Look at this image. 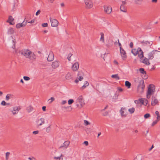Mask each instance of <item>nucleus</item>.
<instances>
[{
  "label": "nucleus",
  "instance_id": "obj_1",
  "mask_svg": "<svg viewBox=\"0 0 160 160\" xmlns=\"http://www.w3.org/2000/svg\"><path fill=\"white\" fill-rule=\"evenodd\" d=\"M19 53L23 55L25 58L31 60H34L36 58V57L34 53L28 49H24L20 51Z\"/></svg>",
  "mask_w": 160,
  "mask_h": 160
},
{
  "label": "nucleus",
  "instance_id": "obj_2",
  "mask_svg": "<svg viewBox=\"0 0 160 160\" xmlns=\"http://www.w3.org/2000/svg\"><path fill=\"white\" fill-rule=\"evenodd\" d=\"M131 52L135 56L138 55V57L140 58V59L144 58L143 52L141 49L140 48L132 49Z\"/></svg>",
  "mask_w": 160,
  "mask_h": 160
},
{
  "label": "nucleus",
  "instance_id": "obj_3",
  "mask_svg": "<svg viewBox=\"0 0 160 160\" xmlns=\"http://www.w3.org/2000/svg\"><path fill=\"white\" fill-rule=\"evenodd\" d=\"M76 106L77 108H81L85 104L84 100L82 96H80L78 97L76 101Z\"/></svg>",
  "mask_w": 160,
  "mask_h": 160
},
{
  "label": "nucleus",
  "instance_id": "obj_4",
  "mask_svg": "<svg viewBox=\"0 0 160 160\" xmlns=\"http://www.w3.org/2000/svg\"><path fill=\"white\" fill-rule=\"evenodd\" d=\"M145 88V84L144 81L141 80L139 82V83L137 88V92L139 94L142 93Z\"/></svg>",
  "mask_w": 160,
  "mask_h": 160
},
{
  "label": "nucleus",
  "instance_id": "obj_5",
  "mask_svg": "<svg viewBox=\"0 0 160 160\" xmlns=\"http://www.w3.org/2000/svg\"><path fill=\"white\" fill-rule=\"evenodd\" d=\"M159 52L157 50H154L147 54V57L149 60H152L154 56L158 55Z\"/></svg>",
  "mask_w": 160,
  "mask_h": 160
},
{
  "label": "nucleus",
  "instance_id": "obj_6",
  "mask_svg": "<svg viewBox=\"0 0 160 160\" xmlns=\"http://www.w3.org/2000/svg\"><path fill=\"white\" fill-rule=\"evenodd\" d=\"M84 2L85 8L87 9H90L93 6V3L91 0H85Z\"/></svg>",
  "mask_w": 160,
  "mask_h": 160
},
{
  "label": "nucleus",
  "instance_id": "obj_7",
  "mask_svg": "<svg viewBox=\"0 0 160 160\" xmlns=\"http://www.w3.org/2000/svg\"><path fill=\"white\" fill-rule=\"evenodd\" d=\"M154 92V90L152 87L151 85H149L148 90L147 93V98L148 99H149L151 95L153 94Z\"/></svg>",
  "mask_w": 160,
  "mask_h": 160
},
{
  "label": "nucleus",
  "instance_id": "obj_8",
  "mask_svg": "<svg viewBox=\"0 0 160 160\" xmlns=\"http://www.w3.org/2000/svg\"><path fill=\"white\" fill-rule=\"evenodd\" d=\"M83 73L82 71H79L78 74V77L75 79V82L76 83H78L79 81H81L83 79Z\"/></svg>",
  "mask_w": 160,
  "mask_h": 160
},
{
  "label": "nucleus",
  "instance_id": "obj_9",
  "mask_svg": "<svg viewBox=\"0 0 160 160\" xmlns=\"http://www.w3.org/2000/svg\"><path fill=\"white\" fill-rule=\"evenodd\" d=\"M21 107L20 106H15L13 108L12 110L11 111L13 115H15L18 113V111L21 109Z\"/></svg>",
  "mask_w": 160,
  "mask_h": 160
},
{
  "label": "nucleus",
  "instance_id": "obj_10",
  "mask_svg": "<svg viewBox=\"0 0 160 160\" xmlns=\"http://www.w3.org/2000/svg\"><path fill=\"white\" fill-rule=\"evenodd\" d=\"M50 20L52 27H57L58 26L59 22L56 19H52L51 18H50Z\"/></svg>",
  "mask_w": 160,
  "mask_h": 160
},
{
  "label": "nucleus",
  "instance_id": "obj_11",
  "mask_svg": "<svg viewBox=\"0 0 160 160\" xmlns=\"http://www.w3.org/2000/svg\"><path fill=\"white\" fill-rule=\"evenodd\" d=\"M104 11L107 14H110L112 11V8L110 6H105L104 7Z\"/></svg>",
  "mask_w": 160,
  "mask_h": 160
},
{
  "label": "nucleus",
  "instance_id": "obj_12",
  "mask_svg": "<svg viewBox=\"0 0 160 160\" xmlns=\"http://www.w3.org/2000/svg\"><path fill=\"white\" fill-rule=\"evenodd\" d=\"M120 52L122 59L124 60H125L127 58V55L125 51L123 48L120 49Z\"/></svg>",
  "mask_w": 160,
  "mask_h": 160
},
{
  "label": "nucleus",
  "instance_id": "obj_13",
  "mask_svg": "<svg viewBox=\"0 0 160 160\" xmlns=\"http://www.w3.org/2000/svg\"><path fill=\"white\" fill-rule=\"evenodd\" d=\"M159 102L158 99L154 97L152 98L151 105L154 106L156 105H158Z\"/></svg>",
  "mask_w": 160,
  "mask_h": 160
},
{
  "label": "nucleus",
  "instance_id": "obj_14",
  "mask_svg": "<svg viewBox=\"0 0 160 160\" xmlns=\"http://www.w3.org/2000/svg\"><path fill=\"white\" fill-rule=\"evenodd\" d=\"M45 122V119L43 118H41L36 122V124L38 126H41L44 124Z\"/></svg>",
  "mask_w": 160,
  "mask_h": 160
},
{
  "label": "nucleus",
  "instance_id": "obj_15",
  "mask_svg": "<svg viewBox=\"0 0 160 160\" xmlns=\"http://www.w3.org/2000/svg\"><path fill=\"white\" fill-rule=\"evenodd\" d=\"M60 62L59 61L56 60L52 62V67L54 69H56L58 68L59 66Z\"/></svg>",
  "mask_w": 160,
  "mask_h": 160
},
{
  "label": "nucleus",
  "instance_id": "obj_16",
  "mask_svg": "<svg viewBox=\"0 0 160 160\" xmlns=\"http://www.w3.org/2000/svg\"><path fill=\"white\" fill-rule=\"evenodd\" d=\"M28 22L27 20L25 21V20L23 21V22L21 23H19L17 24L16 25V27L17 28H19L21 27H24L27 24V22Z\"/></svg>",
  "mask_w": 160,
  "mask_h": 160
},
{
  "label": "nucleus",
  "instance_id": "obj_17",
  "mask_svg": "<svg viewBox=\"0 0 160 160\" xmlns=\"http://www.w3.org/2000/svg\"><path fill=\"white\" fill-rule=\"evenodd\" d=\"M120 112L122 116L125 117L128 113L127 110L125 108H122Z\"/></svg>",
  "mask_w": 160,
  "mask_h": 160
},
{
  "label": "nucleus",
  "instance_id": "obj_18",
  "mask_svg": "<svg viewBox=\"0 0 160 160\" xmlns=\"http://www.w3.org/2000/svg\"><path fill=\"white\" fill-rule=\"evenodd\" d=\"M14 29L12 28H8L7 32V34L8 36H10L13 34L14 33Z\"/></svg>",
  "mask_w": 160,
  "mask_h": 160
},
{
  "label": "nucleus",
  "instance_id": "obj_19",
  "mask_svg": "<svg viewBox=\"0 0 160 160\" xmlns=\"http://www.w3.org/2000/svg\"><path fill=\"white\" fill-rule=\"evenodd\" d=\"M54 58V55L53 53L52 52H49V54L48 55V58H47V60L48 61L51 62L52 61Z\"/></svg>",
  "mask_w": 160,
  "mask_h": 160
},
{
  "label": "nucleus",
  "instance_id": "obj_20",
  "mask_svg": "<svg viewBox=\"0 0 160 160\" xmlns=\"http://www.w3.org/2000/svg\"><path fill=\"white\" fill-rule=\"evenodd\" d=\"M142 59V58L140 59L141 60H142L141 62H142L147 65H149L150 64V63L149 61V59L146 57L144 58L143 59Z\"/></svg>",
  "mask_w": 160,
  "mask_h": 160
},
{
  "label": "nucleus",
  "instance_id": "obj_21",
  "mask_svg": "<svg viewBox=\"0 0 160 160\" xmlns=\"http://www.w3.org/2000/svg\"><path fill=\"white\" fill-rule=\"evenodd\" d=\"M70 143V142L69 141H66L63 143V145L60 147L59 148H67L69 146Z\"/></svg>",
  "mask_w": 160,
  "mask_h": 160
},
{
  "label": "nucleus",
  "instance_id": "obj_22",
  "mask_svg": "<svg viewBox=\"0 0 160 160\" xmlns=\"http://www.w3.org/2000/svg\"><path fill=\"white\" fill-rule=\"evenodd\" d=\"M79 68V64L78 62H75L72 66V69L73 71H76Z\"/></svg>",
  "mask_w": 160,
  "mask_h": 160
},
{
  "label": "nucleus",
  "instance_id": "obj_23",
  "mask_svg": "<svg viewBox=\"0 0 160 160\" xmlns=\"http://www.w3.org/2000/svg\"><path fill=\"white\" fill-rule=\"evenodd\" d=\"M140 102L142 104L146 106L147 105L148 101L145 98H141L139 99Z\"/></svg>",
  "mask_w": 160,
  "mask_h": 160
},
{
  "label": "nucleus",
  "instance_id": "obj_24",
  "mask_svg": "<svg viewBox=\"0 0 160 160\" xmlns=\"http://www.w3.org/2000/svg\"><path fill=\"white\" fill-rule=\"evenodd\" d=\"M120 10L123 12H127V9L124 5H121L120 8Z\"/></svg>",
  "mask_w": 160,
  "mask_h": 160
},
{
  "label": "nucleus",
  "instance_id": "obj_25",
  "mask_svg": "<svg viewBox=\"0 0 160 160\" xmlns=\"http://www.w3.org/2000/svg\"><path fill=\"white\" fill-rule=\"evenodd\" d=\"M100 34L101 35V37L100 39V40L102 42L104 43L105 42V40L104 33L102 32H101Z\"/></svg>",
  "mask_w": 160,
  "mask_h": 160
},
{
  "label": "nucleus",
  "instance_id": "obj_26",
  "mask_svg": "<svg viewBox=\"0 0 160 160\" xmlns=\"http://www.w3.org/2000/svg\"><path fill=\"white\" fill-rule=\"evenodd\" d=\"M14 20V19L11 16H10L9 17L8 22H9L10 24L12 25L13 24L12 22Z\"/></svg>",
  "mask_w": 160,
  "mask_h": 160
},
{
  "label": "nucleus",
  "instance_id": "obj_27",
  "mask_svg": "<svg viewBox=\"0 0 160 160\" xmlns=\"http://www.w3.org/2000/svg\"><path fill=\"white\" fill-rule=\"evenodd\" d=\"M125 85L128 88H129L131 87V83L128 81H126L125 82Z\"/></svg>",
  "mask_w": 160,
  "mask_h": 160
},
{
  "label": "nucleus",
  "instance_id": "obj_28",
  "mask_svg": "<svg viewBox=\"0 0 160 160\" xmlns=\"http://www.w3.org/2000/svg\"><path fill=\"white\" fill-rule=\"evenodd\" d=\"M140 72L142 74L144 75L146 74V72L144 70V69L143 68H140L139 69Z\"/></svg>",
  "mask_w": 160,
  "mask_h": 160
},
{
  "label": "nucleus",
  "instance_id": "obj_29",
  "mask_svg": "<svg viewBox=\"0 0 160 160\" xmlns=\"http://www.w3.org/2000/svg\"><path fill=\"white\" fill-rule=\"evenodd\" d=\"M111 77L112 78H115L117 80H119L120 79V78L118 74L112 75L111 76Z\"/></svg>",
  "mask_w": 160,
  "mask_h": 160
},
{
  "label": "nucleus",
  "instance_id": "obj_30",
  "mask_svg": "<svg viewBox=\"0 0 160 160\" xmlns=\"http://www.w3.org/2000/svg\"><path fill=\"white\" fill-rule=\"evenodd\" d=\"M63 156V155L62 154H61L60 157H54V158L56 160H57L58 159V160H63V158H62V157Z\"/></svg>",
  "mask_w": 160,
  "mask_h": 160
},
{
  "label": "nucleus",
  "instance_id": "obj_31",
  "mask_svg": "<svg viewBox=\"0 0 160 160\" xmlns=\"http://www.w3.org/2000/svg\"><path fill=\"white\" fill-rule=\"evenodd\" d=\"M33 109V107L31 106H29L27 108V110L28 112H30Z\"/></svg>",
  "mask_w": 160,
  "mask_h": 160
},
{
  "label": "nucleus",
  "instance_id": "obj_32",
  "mask_svg": "<svg viewBox=\"0 0 160 160\" xmlns=\"http://www.w3.org/2000/svg\"><path fill=\"white\" fill-rule=\"evenodd\" d=\"M12 95L11 94H8L6 98V100H8L9 99L11 98L12 97Z\"/></svg>",
  "mask_w": 160,
  "mask_h": 160
},
{
  "label": "nucleus",
  "instance_id": "obj_33",
  "mask_svg": "<svg viewBox=\"0 0 160 160\" xmlns=\"http://www.w3.org/2000/svg\"><path fill=\"white\" fill-rule=\"evenodd\" d=\"M71 74L68 72L66 74L65 76V78L66 79H69L71 78Z\"/></svg>",
  "mask_w": 160,
  "mask_h": 160
},
{
  "label": "nucleus",
  "instance_id": "obj_34",
  "mask_svg": "<svg viewBox=\"0 0 160 160\" xmlns=\"http://www.w3.org/2000/svg\"><path fill=\"white\" fill-rule=\"evenodd\" d=\"M89 84L88 82L87 81H86L85 82V84L82 87V89H84L86 87V86H88Z\"/></svg>",
  "mask_w": 160,
  "mask_h": 160
},
{
  "label": "nucleus",
  "instance_id": "obj_35",
  "mask_svg": "<svg viewBox=\"0 0 160 160\" xmlns=\"http://www.w3.org/2000/svg\"><path fill=\"white\" fill-rule=\"evenodd\" d=\"M55 100V98L53 97H51L50 99H49L48 101L49 103H51Z\"/></svg>",
  "mask_w": 160,
  "mask_h": 160
},
{
  "label": "nucleus",
  "instance_id": "obj_36",
  "mask_svg": "<svg viewBox=\"0 0 160 160\" xmlns=\"http://www.w3.org/2000/svg\"><path fill=\"white\" fill-rule=\"evenodd\" d=\"M84 125L85 126H86L88 125H89L90 124V122H89L88 121L86 120H84Z\"/></svg>",
  "mask_w": 160,
  "mask_h": 160
},
{
  "label": "nucleus",
  "instance_id": "obj_37",
  "mask_svg": "<svg viewBox=\"0 0 160 160\" xmlns=\"http://www.w3.org/2000/svg\"><path fill=\"white\" fill-rule=\"evenodd\" d=\"M74 101L72 99H69L68 101V103L69 105L72 104L73 102Z\"/></svg>",
  "mask_w": 160,
  "mask_h": 160
},
{
  "label": "nucleus",
  "instance_id": "obj_38",
  "mask_svg": "<svg viewBox=\"0 0 160 160\" xmlns=\"http://www.w3.org/2000/svg\"><path fill=\"white\" fill-rule=\"evenodd\" d=\"M10 154V153L9 152H7L6 153V160H8V159Z\"/></svg>",
  "mask_w": 160,
  "mask_h": 160
},
{
  "label": "nucleus",
  "instance_id": "obj_39",
  "mask_svg": "<svg viewBox=\"0 0 160 160\" xmlns=\"http://www.w3.org/2000/svg\"><path fill=\"white\" fill-rule=\"evenodd\" d=\"M135 111V109L134 108H132L128 109V111L131 113L134 112Z\"/></svg>",
  "mask_w": 160,
  "mask_h": 160
},
{
  "label": "nucleus",
  "instance_id": "obj_40",
  "mask_svg": "<svg viewBox=\"0 0 160 160\" xmlns=\"http://www.w3.org/2000/svg\"><path fill=\"white\" fill-rule=\"evenodd\" d=\"M139 80V79L138 78H137L134 79V82H136L137 83L138 82H139L141 80Z\"/></svg>",
  "mask_w": 160,
  "mask_h": 160
},
{
  "label": "nucleus",
  "instance_id": "obj_41",
  "mask_svg": "<svg viewBox=\"0 0 160 160\" xmlns=\"http://www.w3.org/2000/svg\"><path fill=\"white\" fill-rule=\"evenodd\" d=\"M23 79L25 81H28L30 80V78L27 76H24Z\"/></svg>",
  "mask_w": 160,
  "mask_h": 160
},
{
  "label": "nucleus",
  "instance_id": "obj_42",
  "mask_svg": "<svg viewBox=\"0 0 160 160\" xmlns=\"http://www.w3.org/2000/svg\"><path fill=\"white\" fill-rule=\"evenodd\" d=\"M150 117V114L149 113H147L145 114L144 116V117L145 118H149Z\"/></svg>",
  "mask_w": 160,
  "mask_h": 160
},
{
  "label": "nucleus",
  "instance_id": "obj_43",
  "mask_svg": "<svg viewBox=\"0 0 160 160\" xmlns=\"http://www.w3.org/2000/svg\"><path fill=\"white\" fill-rule=\"evenodd\" d=\"M158 120H156L155 121H154L152 123V126H153L154 125H155L158 122Z\"/></svg>",
  "mask_w": 160,
  "mask_h": 160
},
{
  "label": "nucleus",
  "instance_id": "obj_44",
  "mask_svg": "<svg viewBox=\"0 0 160 160\" xmlns=\"http://www.w3.org/2000/svg\"><path fill=\"white\" fill-rule=\"evenodd\" d=\"M145 43L147 45H148L149 46H150L152 45V42H150L148 41H146Z\"/></svg>",
  "mask_w": 160,
  "mask_h": 160
},
{
  "label": "nucleus",
  "instance_id": "obj_45",
  "mask_svg": "<svg viewBox=\"0 0 160 160\" xmlns=\"http://www.w3.org/2000/svg\"><path fill=\"white\" fill-rule=\"evenodd\" d=\"M50 129H51V128H50V126L47 128L46 129V131L47 132H48L50 131Z\"/></svg>",
  "mask_w": 160,
  "mask_h": 160
},
{
  "label": "nucleus",
  "instance_id": "obj_46",
  "mask_svg": "<svg viewBox=\"0 0 160 160\" xmlns=\"http://www.w3.org/2000/svg\"><path fill=\"white\" fill-rule=\"evenodd\" d=\"M42 25L43 27H47L48 26V24L47 23H42Z\"/></svg>",
  "mask_w": 160,
  "mask_h": 160
},
{
  "label": "nucleus",
  "instance_id": "obj_47",
  "mask_svg": "<svg viewBox=\"0 0 160 160\" xmlns=\"http://www.w3.org/2000/svg\"><path fill=\"white\" fill-rule=\"evenodd\" d=\"M118 44L119 46L120 47V49H122V48L121 44L119 42V40L118 39Z\"/></svg>",
  "mask_w": 160,
  "mask_h": 160
},
{
  "label": "nucleus",
  "instance_id": "obj_48",
  "mask_svg": "<svg viewBox=\"0 0 160 160\" xmlns=\"http://www.w3.org/2000/svg\"><path fill=\"white\" fill-rule=\"evenodd\" d=\"M117 89L118 91L120 92H122L123 91V89L120 87H118Z\"/></svg>",
  "mask_w": 160,
  "mask_h": 160
},
{
  "label": "nucleus",
  "instance_id": "obj_49",
  "mask_svg": "<svg viewBox=\"0 0 160 160\" xmlns=\"http://www.w3.org/2000/svg\"><path fill=\"white\" fill-rule=\"evenodd\" d=\"M83 144H85L86 146H87L88 145V142L87 141H85L83 142Z\"/></svg>",
  "mask_w": 160,
  "mask_h": 160
},
{
  "label": "nucleus",
  "instance_id": "obj_50",
  "mask_svg": "<svg viewBox=\"0 0 160 160\" xmlns=\"http://www.w3.org/2000/svg\"><path fill=\"white\" fill-rule=\"evenodd\" d=\"M1 104L2 105L5 106L6 104V102L4 101H2L1 103Z\"/></svg>",
  "mask_w": 160,
  "mask_h": 160
},
{
  "label": "nucleus",
  "instance_id": "obj_51",
  "mask_svg": "<svg viewBox=\"0 0 160 160\" xmlns=\"http://www.w3.org/2000/svg\"><path fill=\"white\" fill-rule=\"evenodd\" d=\"M40 12H41L40 10H38L36 13V15H37V16L40 13Z\"/></svg>",
  "mask_w": 160,
  "mask_h": 160
},
{
  "label": "nucleus",
  "instance_id": "obj_52",
  "mask_svg": "<svg viewBox=\"0 0 160 160\" xmlns=\"http://www.w3.org/2000/svg\"><path fill=\"white\" fill-rule=\"evenodd\" d=\"M142 1V0H135V2L137 4H139L138 2H141V1Z\"/></svg>",
  "mask_w": 160,
  "mask_h": 160
},
{
  "label": "nucleus",
  "instance_id": "obj_53",
  "mask_svg": "<svg viewBox=\"0 0 160 160\" xmlns=\"http://www.w3.org/2000/svg\"><path fill=\"white\" fill-rule=\"evenodd\" d=\"M72 56V55L70 54H69L68 55V60H69V61H70V59H71V56Z\"/></svg>",
  "mask_w": 160,
  "mask_h": 160
},
{
  "label": "nucleus",
  "instance_id": "obj_54",
  "mask_svg": "<svg viewBox=\"0 0 160 160\" xmlns=\"http://www.w3.org/2000/svg\"><path fill=\"white\" fill-rule=\"evenodd\" d=\"M67 102L66 100H63L62 101V102L61 103V104L62 105H64L66 104Z\"/></svg>",
  "mask_w": 160,
  "mask_h": 160
},
{
  "label": "nucleus",
  "instance_id": "obj_55",
  "mask_svg": "<svg viewBox=\"0 0 160 160\" xmlns=\"http://www.w3.org/2000/svg\"><path fill=\"white\" fill-rule=\"evenodd\" d=\"M38 132H39L38 131H33V132L32 133L34 134H38Z\"/></svg>",
  "mask_w": 160,
  "mask_h": 160
},
{
  "label": "nucleus",
  "instance_id": "obj_56",
  "mask_svg": "<svg viewBox=\"0 0 160 160\" xmlns=\"http://www.w3.org/2000/svg\"><path fill=\"white\" fill-rule=\"evenodd\" d=\"M133 46V43L132 42H131L130 44V47L131 48H132Z\"/></svg>",
  "mask_w": 160,
  "mask_h": 160
},
{
  "label": "nucleus",
  "instance_id": "obj_57",
  "mask_svg": "<svg viewBox=\"0 0 160 160\" xmlns=\"http://www.w3.org/2000/svg\"><path fill=\"white\" fill-rule=\"evenodd\" d=\"M158 0H152V2L153 3H156Z\"/></svg>",
  "mask_w": 160,
  "mask_h": 160
},
{
  "label": "nucleus",
  "instance_id": "obj_58",
  "mask_svg": "<svg viewBox=\"0 0 160 160\" xmlns=\"http://www.w3.org/2000/svg\"><path fill=\"white\" fill-rule=\"evenodd\" d=\"M46 107L45 106H43L42 107V109L43 111H45L46 110Z\"/></svg>",
  "mask_w": 160,
  "mask_h": 160
},
{
  "label": "nucleus",
  "instance_id": "obj_59",
  "mask_svg": "<svg viewBox=\"0 0 160 160\" xmlns=\"http://www.w3.org/2000/svg\"><path fill=\"white\" fill-rule=\"evenodd\" d=\"M154 146L153 145H152L151 147L149 149V151H151L152 149L154 148Z\"/></svg>",
  "mask_w": 160,
  "mask_h": 160
},
{
  "label": "nucleus",
  "instance_id": "obj_60",
  "mask_svg": "<svg viewBox=\"0 0 160 160\" xmlns=\"http://www.w3.org/2000/svg\"><path fill=\"white\" fill-rule=\"evenodd\" d=\"M34 22V20H32L30 22H28V23H31Z\"/></svg>",
  "mask_w": 160,
  "mask_h": 160
},
{
  "label": "nucleus",
  "instance_id": "obj_61",
  "mask_svg": "<svg viewBox=\"0 0 160 160\" xmlns=\"http://www.w3.org/2000/svg\"><path fill=\"white\" fill-rule=\"evenodd\" d=\"M157 120H158V121L160 120V116H159V115H157Z\"/></svg>",
  "mask_w": 160,
  "mask_h": 160
},
{
  "label": "nucleus",
  "instance_id": "obj_62",
  "mask_svg": "<svg viewBox=\"0 0 160 160\" xmlns=\"http://www.w3.org/2000/svg\"><path fill=\"white\" fill-rule=\"evenodd\" d=\"M114 63L115 64L118 65V62L116 60L114 61Z\"/></svg>",
  "mask_w": 160,
  "mask_h": 160
},
{
  "label": "nucleus",
  "instance_id": "obj_63",
  "mask_svg": "<svg viewBox=\"0 0 160 160\" xmlns=\"http://www.w3.org/2000/svg\"><path fill=\"white\" fill-rule=\"evenodd\" d=\"M126 3V1H123L122 2V4L121 5H124Z\"/></svg>",
  "mask_w": 160,
  "mask_h": 160
},
{
  "label": "nucleus",
  "instance_id": "obj_64",
  "mask_svg": "<svg viewBox=\"0 0 160 160\" xmlns=\"http://www.w3.org/2000/svg\"><path fill=\"white\" fill-rule=\"evenodd\" d=\"M155 113L157 115H159V112L158 111H156L155 112Z\"/></svg>",
  "mask_w": 160,
  "mask_h": 160
}]
</instances>
